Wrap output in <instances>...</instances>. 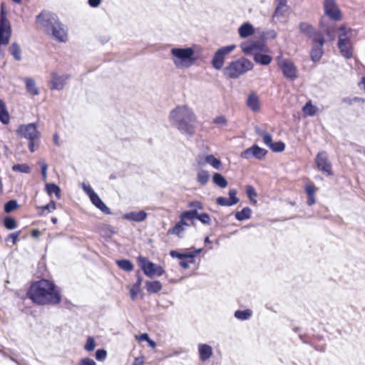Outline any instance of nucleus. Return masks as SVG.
Segmentation results:
<instances>
[{"mask_svg":"<svg viewBox=\"0 0 365 365\" xmlns=\"http://www.w3.org/2000/svg\"><path fill=\"white\" fill-rule=\"evenodd\" d=\"M197 220L204 225H210L211 222L210 215L205 212L200 213Z\"/></svg>","mask_w":365,"mask_h":365,"instance_id":"nucleus-54","label":"nucleus"},{"mask_svg":"<svg viewBox=\"0 0 365 365\" xmlns=\"http://www.w3.org/2000/svg\"><path fill=\"white\" fill-rule=\"evenodd\" d=\"M138 262L144 274L150 278L154 276L160 277L164 273L162 267L152 262L147 257L140 256L138 257Z\"/></svg>","mask_w":365,"mask_h":365,"instance_id":"nucleus-6","label":"nucleus"},{"mask_svg":"<svg viewBox=\"0 0 365 365\" xmlns=\"http://www.w3.org/2000/svg\"><path fill=\"white\" fill-rule=\"evenodd\" d=\"M145 288L150 294H155L162 289L163 286L160 281H146Z\"/></svg>","mask_w":365,"mask_h":365,"instance_id":"nucleus-26","label":"nucleus"},{"mask_svg":"<svg viewBox=\"0 0 365 365\" xmlns=\"http://www.w3.org/2000/svg\"><path fill=\"white\" fill-rule=\"evenodd\" d=\"M323 6L324 14L329 19L335 21L341 19V12L336 4V0H324Z\"/></svg>","mask_w":365,"mask_h":365,"instance_id":"nucleus-11","label":"nucleus"},{"mask_svg":"<svg viewBox=\"0 0 365 365\" xmlns=\"http://www.w3.org/2000/svg\"><path fill=\"white\" fill-rule=\"evenodd\" d=\"M262 137L264 143L269 148L273 143L272 135L266 133Z\"/></svg>","mask_w":365,"mask_h":365,"instance_id":"nucleus-58","label":"nucleus"},{"mask_svg":"<svg viewBox=\"0 0 365 365\" xmlns=\"http://www.w3.org/2000/svg\"><path fill=\"white\" fill-rule=\"evenodd\" d=\"M170 122L181 133L192 136L195 133L196 116L187 106H179L172 110L169 115Z\"/></svg>","mask_w":365,"mask_h":365,"instance_id":"nucleus-2","label":"nucleus"},{"mask_svg":"<svg viewBox=\"0 0 365 365\" xmlns=\"http://www.w3.org/2000/svg\"><path fill=\"white\" fill-rule=\"evenodd\" d=\"M254 63L245 57L235 58L224 68H253Z\"/></svg>","mask_w":365,"mask_h":365,"instance_id":"nucleus-16","label":"nucleus"},{"mask_svg":"<svg viewBox=\"0 0 365 365\" xmlns=\"http://www.w3.org/2000/svg\"><path fill=\"white\" fill-rule=\"evenodd\" d=\"M267 151L259 147L257 145H253L252 147L247 148L241 153L240 156L245 159H249L252 157H255L258 160H262L267 155Z\"/></svg>","mask_w":365,"mask_h":365,"instance_id":"nucleus-13","label":"nucleus"},{"mask_svg":"<svg viewBox=\"0 0 365 365\" xmlns=\"http://www.w3.org/2000/svg\"><path fill=\"white\" fill-rule=\"evenodd\" d=\"M254 33L255 28L250 22H245L238 28V34L242 38L250 37Z\"/></svg>","mask_w":365,"mask_h":365,"instance_id":"nucleus-19","label":"nucleus"},{"mask_svg":"<svg viewBox=\"0 0 365 365\" xmlns=\"http://www.w3.org/2000/svg\"><path fill=\"white\" fill-rule=\"evenodd\" d=\"M102 2V0H88V5L92 8H97Z\"/></svg>","mask_w":365,"mask_h":365,"instance_id":"nucleus-64","label":"nucleus"},{"mask_svg":"<svg viewBox=\"0 0 365 365\" xmlns=\"http://www.w3.org/2000/svg\"><path fill=\"white\" fill-rule=\"evenodd\" d=\"M185 230V227L176 223L174 227L168 230V235H175L178 236L179 238H182Z\"/></svg>","mask_w":365,"mask_h":365,"instance_id":"nucleus-36","label":"nucleus"},{"mask_svg":"<svg viewBox=\"0 0 365 365\" xmlns=\"http://www.w3.org/2000/svg\"><path fill=\"white\" fill-rule=\"evenodd\" d=\"M36 21L43 29L45 33L51 35L53 39L58 42L66 41V27L59 21L56 14L48 11H42L36 16Z\"/></svg>","mask_w":365,"mask_h":365,"instance_id":"nucleus-3","label":"nucleus"},{"mask_svg":"<svg viewBox=\"0 0 365 365\" xmlns=\"http://www.w3.org/2000/svg\"><path fill=\"white\" fill-rule=\"evenodd\" d=\"M277 37V33L274 30L270 29L267 31L266 32H262L260 35V42L263 43L265 45V41L267 39H274Z\"/></svg>","mask_w":365,"mask_h":365,"instance_id":"nucleus-40","label":"nucleus"},{"mask_svg":"<svg viewBox=\"0 0 365 365\" xmlns=\"http://www.w3.org/2000/svg\"><path fill=\"white\" fill-rule=\"evenodd\" d=\"M9 53L14 56L15 60L20 61L21 59V50L17 43H13L9 48Z\"/></svg>","mask_w":365,"mask_h":365,"instance_id":"nucleus-32","label":"nucleus"},{"mask_svg":"<svg viewBox=\"0 0 365 365\" xmlns=\"http://www.w3.org/2000/svg\"><path fill=\"white\" fill-rule=\"evenodd\" d=\"M210 179V174L209 172L207 170H200L198 171L197 175V181L202 185H205L207 183L208 180Z\"/></svg>","mask_w":365,"mask_h":365,"instance_id":"nucleus-35","label":"nucleus"},{"mask_svg":"<svg viewBox=\"0 0 365 365\" xmlns=\"http://www.w3.org/2000/svg\"><path fill=\"white\" fill-rule=\"evenodd\" d=\"M116 264L125 272H131L133 269V264L129 259H119L116 261Z\"/></svg>","mask_w":365,"mask_h":365,"instance_id":"nucleus-34","label":"nucleus"},{"mask_svg":"<svg viewBox=\"0 0 365 365\" xmlns=\"http://www.w3.org/2000/svg\"><path fill=\"white\" fill-rule=\"evenodd\" d=\"M145 362V357L143 356L135 358L132 365H143Z\"/></svg>","mask_w":365,"mask_h":365,"instance_id":"nucleus-62","label":"nucleus"},{"mask_svg":"<svg viewBox=\"0 0 365 365\" xmlns=\"http://www.w3.org/2000/svg\"><path fill=\"white\" fill-rule=\"evenodd\" d=\"M147 213L143 210L139 212H130L125 214L123 215V219L140 222L145 220L147 217Z\"/></svg>","mask_w":365,"mask_h":365,"instance_id":"nucleus-20","label":"nucleus"},{"mask_svg":"<svg viewBox=\"0 0 365 365\" xmlns=\"http://www.w3.org/2000/svg\"><path fill=\"white\" fill-rule=\"evenodd\" d=\"M319 32L322 34V33L325 34L331 41L334 39L336 29L334 26L325 24L324 19H322L319 24Z\"/></svg>","mask_w":365,"mask_h":365,"instance_id":"nucleus-23","label":"nucleus"},{"mask_svg":"<svg viewBox=\"0 0 365 365\" xmlns=\"http://www.w3.org/2000/svg\"><path fill=\"white\" fill-rule=\"evenodd\" d=\"M252 210L248 207H244L241 211L236 212L235 214V218L239 221L248 220L252 216Z\"/></svg>","mask_w":365,"mask_h":365,"instance_id":"nucleus-28","label":"nucleus"},{"mask_svg":"<svg viewBox=\"0 0 365 365\" xmlns=\"http://www.w3.org/2000/svg\"><path fill=\"white\" fill-rule=\"evenodd\" d=\"M278 63H279V68H295L294 63L289 61L285 59H281L280 57H278Z\"/></svg>","mask_w":365,"mask_h":365,"instance_id":"nucleus-45","label":"nucleus"},{"mask_svg":"<svg viewBox=\"0 0 365 365\" xmlns=\"http://www.w3.org/2000/svg\"><path fill=\"white\" fill-rule=\"evenodd\" d=\"M81 187L83 190L89 197L90 200L97 195V193L93 190V188L89 185H86V183L83 182L81 184Z\"/></svg>","mask_w":365,"mask_h":365,"instance_id":"nucleus-49","label":"nucleus"},{"mask_svg":"<svg viewBox=\"0 0 365 365\" xmlns=\"http://www.w3.org/2000/svg\"><path fill=\"white\" fill-rule=\"evenodd\" d=\"M41 209L43 212L47 210V212H50L52 210H56V203L53 200H51L49 203H48L46 205L43 206Z\"/></svg>","mask_w":365,"mask_h":365,"instance_id":"nucleus-56","label":"nucleus"},{"mask_svg":"<svg viewBox=\"0 0 365 365\" xmlns=\"http://www.w3.org/2000/svg\"><path fill=\"white\" fill-rule=\"evenodd\" d=\"M93 205H94L98 209H99L102 212L110 215L111 214V211L109 207L106 206V205L102 201L98 195L97 194L91 200Z\"/></svg>","mask_w":365,"mask_h":365,"instance_id":"nucleus-25","label":"nucleus"},{"mask_svg":"<svg viewBox=\"0 0 365 365\" xmlns=\"http://www.w3.org/2000/svg\"><path fill=\"white\" fill-rule=\"evenodd\" d=\"M170 255L173 257V258H178V259H183V255L182 253L181 252H179L177 250H171L170 252Z\"/></svg>","mask_w":365,"mask_h":365,"instance_id":"nucleus-60","label":"nucleus"},{"mask_svg":"<svg viewBox=\"0 0 365 365\" xmlns=\"http://www.w3.org/2000/svg\"><path fill=\"white\" fill-rule=\"evenodd\" d=\"M237 190L235 189H231L229 191V199L225 197H218L216 200L217 205L220 206H232L239 202V198L237 197Z\"/></svg>","mask_w":365,"mask_h":365,"instance_id":"nucleus-17","label":"nucleus"},{"mask_svg":"<svg viewBox=\"0 0 365 365\" xmlns=\"http://www.w3.org/2000/svg\"><path fill=\"white\" fill-rule=\"evenodd\" d=\"M197 349L199 358L203 362L210 359L213 354L212 346L207 344H199Z\"/></svg>","mask_w":365,"mask_h":365,"instance_id":"nucleus-18","label":"nucleus"},{"mask_svg":"<svg viewBox=\"0 0 365 365\" xmlns=\"http://www.w3.org/2000/svg\"><path fill=\"white\" fill-rule=\"evenodd\" d=\"M18 207L17 201L15 200H11L8 201L4 205V211L6 213H9L14 210Z\"/></svg>","mask_w":365,"mask_h":365,"instance_id":"nucleus-47","label":"nucleus"},{"mask_svg":"<svg viewBox=\"0 0 365 365\" xmlns=\"http://www.w3.org/2000/svg\"><path fill=\"white\" fill-rule=\"evenodd\" d=\"M299 31L314 43H324L325 39L323 35L317 31L311 24L306 22H301L299 26Z\"/></svg>","mask_w":365,"mask_h":365,"instance_id":"nucleus-9","label":"nucleus"},{"mask_svg":"<svg viewBox=\"0 0 365 365\" xmlns=\"http://www.w3.org/2000/svg\"><path fill=\"white\" fill-rule=\"evenodd\" d=\"M46 190L48 195L51 196L52 194H55L57 199L61 198V189L57 185L54 183H47L46 185Z\"/></svg>","mask_w":365,"mask_h":365,"instance_id":"nucleus-31","label":"nucleus"},{"mask_svg":"<svg viewBox=\"0 0 365 365\" xmlns=\"http://www.w3.org/2000/svg\"><path fill=\"white\" fill-rule=\"evenodd\" d=\"M253 59L255 63L261 66H267L271 63L272 58L268 54L263 53L262 51H257L254 53Z\"/></svg>","mask_w":365,"mask_h":365,"instance_id":"nucleus-22","label":"nucleus"},{"mask_svg":"<svg viewBox=\"0 0 365 365\" xmlns=\"http://www.w3.org/2000/svg\"><path fill=\"white\" fill-rule=\"evenodd\" d=\"M315 162L318 169L325 175L330 176L333 175L331 163L328 159L325 151L319 152L316 156Z\"/></svg>","mask_w":365,"mask_h":365,"instance_id":"nucleus-12","label":"nucleus"},{"mask_svg":"<svg viewBox=\"0 0 365 365\" xmlns=\"http://www.w3.org/2000/svg\"><path fill=\"white\" fill-rule=\"evenodd\" d=\"M95 347H96L95 339L93 337L89 336L87 339V341L84 345V349L86 350L87 351H92L95 349Z\"/></svg>","mask_w":365,"mask_h":365,"instance_id":"nucleus-51","label":"nucleus"},{"mask_svg":"<svg viewBox=\"0 0 365 365\" xmlns=\"http://www.w3.org/2000/svg\"><path fill=\"white\" fill-rule=\"evenodd\" d=\"M14 172H19L22 173H29L31 172L30 167L26 164H16L12 168Z\"/></svg>","mask_w":365,"mask_h":365,"instance_id":"nucleus-44","label":"nucleus"},{"mask_svg":"<svg viewBox=\"0 0 365 365\" xmlns=\"http://www.w3.org/2000/svg\"><path fill=\"white\" fill-rule=\"evenodd\" d=\"M269 148L274 152H282L285 148V144L282 141L272 143Z\"/></svg>","mask_w":365,"mask_h":365,"instance_id":"nucleus-50","label":"nucleus"},{"mask_svg":"<svg viewBox=\"0 0 365 365\" xmlns=\"http://www.w3.org/2000/svg\"><path fill=\"white\" fill-rule=\"evenodd\" d=\"M70 78L69 75L59 76L56 73H51V78L49 83V87L51 90L61 91L63 90L66 81Z\"/></svg>","mask_w":365,"mask_h":365,"instance_id":"nucleus-15","label":"nucleus"},{"mask_svg":"<svg viewBox=\"0 0 365 365\" xmlns=\"http://www.w3.org/2000/svg\"><path fill=\"white\" fill-rule=\"evenodd\" d=\"M252 315V311L250 309H246L244 310H237L234 313V316L236 319L240 321H246L248 320Z\"/></svg>","mask_w":365,"mask_h":365,"instance_id":"nucleus-29","label":"nucleus"},{"mask_svg":"<svg viewBox=\"0 0 365 365\" xmlns=\"http://www.w3.org/2000/svg\"><path fill=\"white\" fill-rule=\"evenodd\" d=\"M28 297L38 304H58L61 302L60 291L56 285L47 279L36 282L31 286Z\"/></svg>","mask_w":365,"mask_h":365,"instance_id":"nucleus-1","label":"nucleus"},{"mask_svg":"<svg viewBox=\"0 0 365 365\" xmlns=\"http://www.w3.org/2000/svg\"><path fill=\"white\" fill-rule=\"evenodd\" d=\"M317 108L312 105V102L309 101L303 106L302 110L303 112L309 115L313 116L316 114Z\"/></svg>","mask_w":365,"mask_h":365,"instance_id":"nucleus-39","label":"nucleus"},{"mask_svg":"<svg viewBox=\"0 0 365 365\" xmlns=\"http://www.w3.org/2000/svg\"><path fill=\"white\" fill-rule=\"evenodd\" d=\"M283 76L289 81H294L298 77L297 70H282Z\"/></svg>","mask_w":365,"mask_h":365,"instance_id":"nucleus-46","label":"nucleus"},{"mask_svg":"<svg viewBox=\"0 0 365 365\" xmlns=\"http://www.w3.org/2000/svg\"><path fill=\"white\" fill-rule=\"evenodd\" d=\"M96 359L98 361H103L107 356V351L103 349H98L95 354Z\"/></svg>","mask_w":365,"mask_h":365,"instance_id":"nucleus-53","label":"nucleus"},{"mask_svg":"<svg viewBox=\"0 0 365 365\" xmlns=\"http://www.w3.org/2000/svg\"><path fill=\"white\" fill-rule=\"evenodd\" d=\"M213 123L215 124H217V125H221V126H224V125H226L227 123V119L225 118V116L223 115H219V116H217L214 120H213Z\"/></svg>","mask_w":365,"mask_h":365,"instance_id":"nucleus-55","label":"nucleus"},{"mask_svg":"<svg viewBox=\"0 0 365 365\" xmlns=\"http://www.w3.org/2000/svg\"><path fill=\"white\" fill-rule=\"evenodd\" d=\"M205 162L211 165L214 168L219 170L222 165L221 161L213 155H208L205 157Z\"/></svg>","mask_w":365,"mask_h":365,"instance_id":"nucleus-38","label":"nucleus"},{"mask_svg":"<svg viewBox=\"0 0 365 365\" xmlns=\"http://www.w3.org/2000/svg\"><path fill=\"white\" fill-rule=\"evenodd\" d=\"M339 30L337 46L344 57L350 58L352 57L353 53V48L350 42L352 30L351 29H346L344 26H341Z\"/></svg>","mask_w":365,"mask_h":365,"instance_id":"nucleus-5","label":"nucleus"},{"mask_svg":"<svg viewBox=\"0 0 365 365\" xmlns=\"http://www.w3.org/2000/svg\"><path fill=\"white\" fill-rule=\"evenodd\" d=\"M316 187L314 184H309L305 186V191L308 196L314 195Z\"/></svg>","mask_w":365,"mask_h":365,"instance_id":"nucleus-57","label":"nucleus"},{"mask_svg":"<svg viewBox=\"0 0 365 365\" xmlns=\"http://www.w3.org/2000/svg\"><path fill=\"white\" fill-rule=\"evenodd\" d=\"M142 280H143L142 277L138 276L137 281L135 282V283L133 285V287L130 289V297L133 300H134L135 299L136 295H137L138 291L140 290Z\"/></svg>","mask_w":365,"mask_h":365,"instance_id":"nucleus-41","label":"nucleus"},{"mask_svg":"<svg viewBox=\"0 0 365 365\" xmlns=\"http://www.w3.org/2000/svg\"><path fill=\"white\" fill-rule=\"evenodd\" d=\"M223 75L230 78H237L244 74L247 70H222Z\"/></svg>","mask_w":365,"mask_h":365,"instance_id":"nucleus-37","label":"nucleus"},{"mask_svg":"<svg viewBox=\"0 0 365 365\" xmlns=\"http://www.w3.org/2000/svg\"><path fill=\"white\" fill-rule=\"evenodd\" d=\"M19 137L27 140H38L41 135L37 130L36 123H29L27 125H20L16 130Z\"/></svg>","mask_w":365,"mask_h":365,"instance_id":"nucleus-8","label":"nucleus"},{"mask_svg":"<svg viewBox=\"0 0 365 365\" xmlns=\"http://www.w3.org/2000/svg\"><path fill=\"white\" fill-rule=\"evenodd\" d=\"M187 206L191 208V210H202L203 209V204L198 200L191 201L188 203Z\"/></svg>","mask_w":365,"mask_h":365,"instance_id":"nucleus-52","label":"nucleus"},{"mask_svg":"<svg viewBox=\"0 0 365 365\" xmlns=\"http://www.w3.org/2000/svg\"><path fill=\"white\" fill-rule=\"evenodd\" d=\"M246 103L253 112H257L260 108L259 99L255 93H251L248 96Z\"/></svg>","mask_w":365,"mask_h":365,"instance_id":"nucleus-21","label":"nucleus"},{"mask_svg":"<svg viewBox=\"0 0 365 365\" xmlns=\"http://www.w3.org/2000/svg\"><path fill=\"white\" fill-rule=\"evenodd\" d=\"M26 83V91L33 96H37L38 94V90L36 86V83L34 79L26 78L24 79Z\"/></svg>","mask_w":365,"mask_h":365,"instance_id":"nucleus-30","label":"nucleus"},{"mask_svg":"<svg viewBox=\"0 0 365 365\" xmlns=\"http://www.w3.org/2000/svg\"><path fill=\"white\" fill-rule=\"evenodd\" d=\"M240 48L245 53L252 54L254 56V53L257 51H263L265 45L259 41L250 40L242 42L240 44Z\"/></svg>","mask_w":365,"mask_h":365,"instance_id":"nucleus-14","label":"nucleus"},{"mask_svg":"<svg viewBox=\"0 0 365 365\" xmlns=\"http://www.w3.org/2000/svg\"><path fill=\"white\" fill-rule=\"evenodd\" d=\"M236 48L235 44L223 46L219 48L212 59L213 68H222L224 64L225 56Z\"/></svg>","mask_w":365,"mask_h":365,"instance_id":"nucleus-10","label":"nucleus"},{"mask_svg":"<svg viewBox=\"0 0 365 365\" xmlns=\"http://www.w3.org/2000/svg\"><path fill=\"white\" fill-rule=\"evenodd\" d=\"M213 182L220 187L224 188L227 185V181L220 173H216L212 177Z\"/></svg>","mask_w":365,"mask_h":365,"instance_id":"nucleus-33","label":"nucleus"},{"mask_svg":"<svg viewBox=\"0 0 365 365\" xmlns=\"http://www.w3.org/2000/svg\"><path fill=\"white\" fill-rule=\"evenodd\" d=\"M0 16V46L7 45L11 36V26L3 7Z\"/></svg>","mask_w":365,"mask_h":365,"instance_id":"nucleus-7","label":"nucleus"},{"mask_svg":"<svg viewBox=\"0 0 365 365\" xmlns=\"http://www.w3.org/2000/svg\"><path fill=\"white\" fill-rule=\"evenodd\" d=\"M37 140H29V149L31 152L34 153L38 144L36 143Z\"/></svg>","mask_w":365,"mask_h":365,"instance_id":"nucleus-61","label":"nucleus"},{"mask_svg":"<svg viewBox=\"0 0 365 365\" xmlns=\"http://www.w3.org/2000/svg\"><path fill=\"white\" fill-rule=\"evenodd\" d=\"M78 365H96L93 359L90 358L82 359Z\"/></svg>","mask_w":365,"mask_h":365,"instance_id":"nucleus-59","label":"nucleus"},{"mask_svg":"<svg viewBox=\"0 0 365 365\" xmlns=\"http://www.w3.org/2000/svg\"><path fill=\"white\" fill-rule=\"evenodd\" d=\"M4 225L7 230H14L17 227L16 220L11 217H5L4 219Z\"/></svg>","mask_w":365,"mask_h":365,"instance_id":"nucleus-42","label":"nucleus"},{"mask_svg":"<svg viewBox=\"0 0 365 365\" xmlns=\"http://www.w3.org/2000/svg\"><path fill=\"white\" fill-rule=\"evenodd\" d=\"M182 217V220H194L192 217V215L189 212V210L185 211L180 214V215Z\"/></svg>","mask_w":365,"mask_h":365,"instance_id":"nucleus-63","label":"nucleus"},{"mask_svg":"<svg viewBox=\"0 0 365 365\" xmlns=\"http://www.w3.org/2000/svg\"><path fill=\"white\" fill-rule=\"evenodd\" d=\"M171 54L175 58L174 62L176 65L180 64L186 67L192 66L198 59L192 47L173 48Z\"/></svg>","mask_w":365,"mask_h":365,"instance_id":"nucleus-4","label":"nucleus"},{"mask_svg":"<svg viewBox=\"0 0 365 365\" xmlns=\"http://www.w3.org/2000/svg\"><path fill=\"white\" fill-rule=\"evenodd\" d=\"M81 187L83 190L89 197L90 200L97 195V193L93 190V188L89 185H86V183L83 182L81 184Z\"/></svg>","mask_w":365,"mask_h":365,"instance_id":"nucleus-48","label":"nucleus"},{"mask_svg":"<svg viewBox=\"0 0 365 365\" xmlns=\"http://www.w3.org/2000/svg\"><path fill=\"white\" fill-rule=\"evenodd\" d=\"M316 44L313 46L311 50L310 56L312 60L314 62L319 61L323 54L322 47L324 43H315Z\"/></svg>","mask_w":365,"mask_h":365,"instance_id":"nucleus-24","label":"nucleus"},{"mask_svg":"<svg viewBox=\"0 0 365 365\" xmlns=\"http://www.w3.org/2000/svg\"><path fill=\"white\" fill-rule=\"evenodd\" d=\"M9 120L10 117L6 105L4 101L0 99V121L3 124L6 125L9 123Z\"/></svg>","mask_w":365,"mask_h":365,"instance_id":"nucleus-27","label":"nucleus"},{"mask_svg":"<svg viewBox=\"0 0 365 365\" xmlns=\"http://www.w3.org/2000/svg\"><path fill=\"white\" fill-rule=\"evenodd\" d=\"M246 193L251 202L257 203V200L255 198L257 196V193L252 185L246 186Z\"/></svg>","mask_w":365,"mask_h":365,"instance_id":"nucleus-43","label":"nucleus"}]
</instances>
